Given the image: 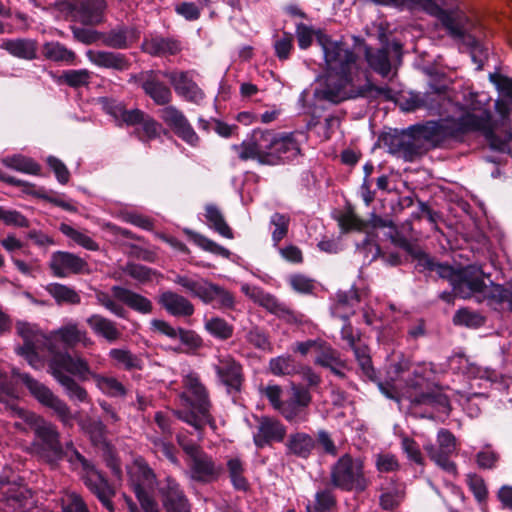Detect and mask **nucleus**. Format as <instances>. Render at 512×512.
<instances>
[{"instance_id":"5fc2aeb1","label":"nucleus","mask_w":512,"mask_h":512,"mask_svg":"<svg viewBox=\"0 0 512 512\" xmlns=\"http://www.w3.org/2000/svg\"><path fill=\"white\" fill-rule=\"evenodd\" d=\"M60 231L87 250L97 251L99 249V245L87 233L74 229L68 224H61Z\"/></svg>"},{"instance_id":"c756f323","label":"nucleus","mask_w":512,"mask_h":512,"mask_svg":"<svg viewBox=\"0 0 512 512\" xmlns=\"http://www.w3.org/2000/svg\"><path fill=\"white\" fill-rule=\"evenodd\" d=\"M105 7V0H77L73 14L81 23L94 25L102 21Z\"/></svg>"},{"instance_id":"5701e85b","label":"nucleus","mask_w":512,"mask_h":512,"mask_svg":"<svg viewBox=\"0 0 512 512\" xmlns=\"http://www.w3.org/2000/svg\"><path fill=\"white\" fill-rule=\"evenodd\" d=\"M190 476L201 482H209L216 479L221 473V466L217 465L211 456L200 450L188 459Z\"/></svg>"},{"instance_id":"58836bf2","label":"nucleus","mask_w":512,"mask_h":512,"mask_svg":"<svg viewBox=\"0 0 512 512\" xmlns=\"http://www.w3.org/2000/svg\"><path fill=\"white\" fill-rule=\"evenodd\" d=\"M442 21L452 36L464 39L465 43H467V45L471 48L472 60L475 63H478V68L480 69L482 64L480 61L478 62L476 58V52L481 50V46L478 41L474 37L466 35L465 28L450 15H444Z\"/></svg>"},{"instance_id":"4468645a","label":"nucleus","mask_w":512,"mask_h":512,"mask_svg":"<svg viewBox=\"0 0 512 512\" xmlns=\"http://www.w3.org/2000/svg\"><path fill=\"white\" fill-rule=\"evenodd\" d=\"M273 143V132L254 130L241 145H234L233 149L242 160H257L261 164L275 165V157L269 154Z\"/></svg>"},{"instance_id":"f257e3e1","label":"nucleus","mask_w":512,"mask_h":512,"mask_svg":"<svg viewBox=\"0 0 512 512\" xmlns=\"http://www.w3.org/2000/svg\"><path fill=\"white\" fill-rule=\"evenodd\" d=\"M468 111L459 119H440L429 121L423 125L411 128V132L390 131L381 136L383 146L387 152L412 162L425 152L423 140L437 144L447 137H456L465 132H478L488 141L494 150L502 151L500 142L495 141L493 130L483 117L482 111L477 103L467 104Z\"/></svg>"},{"instance_id":"c03bdc74","label":"nucleus","mask_w":512,"mask_h":512,"mask_svg":"<svg viewBox=\"0 0 512 512\" xmlns=\"http://www.w3.org/2000/svg\"><path fill=\"white\" fill-rule=\"evenodd\" d=\"M365 57L369 66L377 73L382 76L389 74L391 70V64L388 56V48H380L372 50L370 48L365 49Z\"/></svg>"},{"instance_id":"de8ad7c7","label":"nucleus","mask_w":512,"mask_h":512,"mask_svg":"<svg viewBox=\"0 0 512 512\" xmlns=\"http://www.w3.org/2000/svg\"><path fill=\"white\" fill-rule=\"evenodd\" d=\"M47 292L55 299L58 304H79L80 296L71 287L59 284L51 283L46 287Z\"/></svg>"},{"instance_id":"1a4fd4ad","label":"nucleus","mask_w":512,"mask_h":512,"mask_svg":"<svg viewBox=\"0 0 512 512\" xmlns=\"http://www.w3.org/2000/svg\"><path fill=\"white\" fill-rule=\"evenodd\" d=\"M77 359L84 358L79 354L58 353L48 361L49 372L72 402L88 403L90 398L87 390L72 377L75 376L81 381L89 379L82 378L74 371L72 363Z\"/></svg>"},{"instance_id":"4c0bfd02","label":"nucleus","mask_w":512,"mask_h":512,"mask_svg":"<svg viewBox=\"0 0 512 512\" xmlns=\"http://www.w3.org/2000/svg\"><path fill=\"white\" fill-rule=\"evenodd\" d=\"M142 50L154 56L174 55L180 51V44L176 40L156 35L143 41Z\"/></svg>"},{"instance_id":"e2e57ef3","label":"nucleus","mask_w":512,"mask_h":512,"mask_svg":"<svg viewBox=\"0 0 512 512\" xmlns=\"http://www.w3.org/2000/svg\"><path fill=\"white\" fill-rule=\"evenodd\" d=\"M336 503L335 496L331 489H324L317 491L315 494V504L311 507L312 512H328Z\"/></svg>"},{"instance_id":"c9c22d12","label":"nucleus","mask_w":512,"mask_h":512,"mask_svg":"<svg viewBox=\"0 0 512 512\" xmlns=\"http://www.w3.org/2000/svg\"><path fill=\"white\" fill-rule=\"evenodd\" d=\"M105 111L112 115L116 120L122 121L127 125L140 124L146 115L139 109L127 110L124 105L116 100L103 98L101 100Z\"/></svg>"},{"instance_id":"a878e982","label":"nucleus","mask_w":512,"mask_h":512,"mask_svg":"<svg viewBox=\"0 0 512 512\" xmlns=\"http://www.w3.org/2000/svg\"><path fill=\"white\" fill-rule=\"evenodd\" d=\"M214 370L219 381L226 387L238 390L242 381V368L231 356L226 355L218 358Z\"/></svg>"},{"instance_id":"f704fd0d","label":"nucleus","mask_w":512,"mask_h":512,"mask_svg":"<svg viewBox=\"0 0 512 512\" xmlns=\"http://www.w3.org/2000/svg\"><path fill=\"white\" fill-rule=\"evenodd\" d=\"M299 152L298 143L291 135L277 137L273 133V143L270 146L269 154L276 158L275 165L294 159Z\"/></svg>"},{"instance_id":"6e6d98bb","label":"nucleus","mask_w":512,"mask_h":512,"mask_svg":"<svg viewBox=\"0 0 512 512\" xmlns=\"http://www.w3.org/2000/svg\"><path fill=\"white\" fill-rule=\"evenodd\" d=\"M7 409L10 411L11 416L17 417L26 425V427L33 429L34 431L35 427L39 425L40 422L45 421L34 412L18 406L14 401L7 402Z\"/></svg>"},{"instance_id":"774afa93","label":"nucleus","mask_w":512,"mask_h":512,"mask_svg":"<svg viewBox=\"0 0 512 512\" xmlns=\"http://www.w3.org/2000/svg\"><path fill=\"white\" fill-rule=\"evenodd\" d=\"M62 78L69 86L77 88L89 84L91 73L87 69L68 70Z\"/></svg>"},{"instance_id":"f3484780","label":"nucleus","mask_w":512,"mask_h":512,"mask_svg":"<svg viewBox=\"0 0 512 512\" xmlns=\"http://www.w3.org/2000/svg\"><path fill=\"white\" fill-rule=\"evenodd\" d=\"M75 361L72 363L74 371L82 378L93 379L96 387L103 394L109 397H124L126 395V388L117 378L94 372L86 359Z\"/></svg>"},{"instance_id":"9b49d317","label":"nucleus","mask_w":512,"mask_h":512,"mask_svg":"<svg viewBox=\"0 0 512 512\" xmlns=\"http://www.w3.org/2000/svg\"><path fill=\"white\" fill-rule=\"evenodd\" d=\"M35 440L32 449L36 455L51 466H56L63 458L67 459V453L71 455L72 442H67L65 448L61 445L60 434L56 426L50 422H40L35 427Z\"/></svg>"},{"instance_id":"8fccbe9b","label":"nucleus","mask_w":512,"mask_h":512,"mask_svg":"<svg viewBox=\"0 0 512 512\" xmlns=\"http://www.w3.org/2000/svg\"><path fill=\"white\" fill-rule=\"evenodd\" d=\"M270 372L275 376L294 375L299 372V366L290 355H281L269 361Z\"/></svg>"},{"instance_id":"69168bd1","label":"nucleus","mask_w":512,"mask_h":512,"mask_svg":"<svg viewBox=\"0 0 512 512\" xmlns=\"http://www.w3.org/2000/svg\"><path fill=\"white\" fill-rule=\"evenodd\" d=\"M374 462L377 471L380 473L395 472L400 468L397 457L390 453L376 454Z\"/></svg>"},{"instance_id":"72a5a7b5","label":"nucleus","mask_w":512,"mask_h":512,"mask_svg":"<svg viewBox=\"0 0 512 512\" xmlns=\"http://www.w3.org/2000/svg\"><path fill=\"white\" fill-rule=\"evenodd\" d=\"M141 86L145 93L149 95L157 105H166L170 103L172 99L171 90L156 78L153 71H148L142 74Z\"/></svg>"},{"instance_id":"412c9836","label":"nucleus","mask_w":512,"mask_h":512,"mask_svg":"<svg viewBox=\"0 0 512 512\" xmlns=\"http://www.w3.org/2000/svg\"><path fill=\"white\" fill-rule=\"evenodd\" d=\"M159 494L166 512H191L189 501L175 479L165 478L159 484Z\"/></svg>"},{"instance_id":"c85d7f7f","label":"nucleus","mask_w":512,"mask_h":512,"mask_svg":"<svg viewBox=\"0 0 512 512\" xmlns=\"http://www.w3.org/2000/svg\"><path fill=\"white\" fill-rule=\"evenodd\" d=\"M241 291L255 303L275 315L283 316L289 312L283 303L279 302L273 295L266 293L259 287L244 283L241 286Z\"/></svg>"},{"instance_id":"7c9ffc66","label":"nucleus","mask_w":512,"mask_h":512,"mask_svg":"<svg viewBox=\"0 0 512 512\" xmlns=\"http://www.w3.org/2000/svg\"><path fill=\"white\" fill-rule=\"evenodd\" d=\"M88 60L97 67L124 71L129 67V61L125 55L103 50H88Z\"/></svg>"},{"instance_id":"f03ea898","label":"nucleus","mask_w":512,"mask_h":512,"mask_svg":"<svg viewBox=\"0 0 512 512\" xmlns=\"http://www.w3.org/2000/svg\"><path fill=\"white\" fill-rule=\"evenodd\" d=\"M491 81L498 90V99L495 102V108L500 116L499 121H493L489 110L486 108L482 99L475 93H469L463 103H453L442 91H430L427 93H409V95L400 102L403 111L410 112L425 108L433 114L445 115L442 119H459L462 114L468 111L467 104L477 103L484 111L483 117L487 125L493 130V137L502 145V151L507 147L512 139V129L509 125V116L512 112V79L507 77L490 76Z\"/></svg>"},{"instance_id":"09e8293b","label":"nucleus","mask_w":512,"mask_h":512,"mask_svg":"<svg viewBox=\"0 0 512 512\" xmlns=\"http://www.w3.org/2000/svg\"><path fill=\"white\" fill-rule=\"evenodd\" d=\"M205 211V217L209 227L213 228L215 231H217L221 236L225 238H233V234L230 227L225 222L221 211L215 205H207L205 207Z\"/></svg>"},{"instance_id":"7ed1b4c3","label":"nucleus","mask_w":512,"mask_h":512,"mask_svg":"<svg viewBox=\"0 0 512 512\" xmlns=\"http://www.w3.org/2000/svg\"><path fill=\"white\" fill-rule=\"evenodd\" d=\"M325 63V74L314 91L316 99L334 104L362 94L357 55L341 40H333L323 32L317 34Z\"/></svg>"},{"instance_id":"a19ab883","label":"nucleus","mask_w":512,"mask_h":512,"mask_svg":"<svg viewBox=\"0 0 512 512\" xmlns=\"http://www.w3.org/2000/svg\"><path fill=\"white\" fill-rule=\"evenodd\" d=\"M226 467L232 486L239 491H246L249 483L245 477V464L239 456H231L226 461Z\"/></svg>"},{"instance_id":"393cba45","label":"nucleus","mask_w":512,"mask_h":512,"mask_svg":"<svg viewBox=\"0 0 512 512\" xmlns=\"http://www.w3.org/2000/svg\"><path fill=\"white\" fill-rule=\"evenodd\" d=\"M159 305L171 316L177 318H188L194 314L193 303L185 296L167 290L158 297Z\"/></svg>"},{"instance_id":"0e129e2a","label":"nucleus","mask_w":512,"mask_h":512,"mask_svg":"<svg viewBox=\"0 0 512 512\" xmlns=\"http://www.w3.org/2000/svg\"><path fill=\"white\" fill-rule=\"evenodd\" d=\"M288 283L297 293L308 294L315 288V281L307 275L301 273L291 274L288 277Z\"/></svg>"},{"instance_id":"473e14b6","label":"nucleus","mask_w":512,"mask_h":512,"mask_svg":"<svg viewBox=\"0 0 512 512\" xmlns=\"http://www.w3.org/2000/svg\"><path fill=\"white\" fill-rule=\"evenodd\" d=\"M111 292H113V296L116 300L124 303L134 311L142 314H149L152 312V302L141 294L121 286H113L111 288Z\"/></svg>"},{"instance_id":"a18cd8bd","label":"nucleus","mask_w":512,"mask_h":512,"mask_svg":"<svg viewBox=\"0 0 512 512\" xmlns=\"http://www.w3.org/2000/svg\"><path fill=\"white\" fill-rule=\"evenodd\" d=\"M2 162L6 167L25 174L38 175L41 170L37 162L21 154L5 157Z\"/></svg>"},{"instance_id":"2f4dec72","label":"nucleus","mask_w":512,"mask_h":512,"mask_svg":"<svg viewBox=\"0 0 512 512\" xmlns=\"http://www.w3.org/2000/svg\"><path fill=\"white\" fill-rule=\"evenodd\" d=\"M314 355L315 364L330 369L338 377H344L345 362L326 341L321 339L319 348Z\"/></svg>"},{"instance_id":"0eeeda50","label":"nucleus","mask_w":512,"mask_h":512,"mask_svg":"<svg viewBox=\"0 0 512 512\" xmlns=\"http://www.w3.org/2000/svg\"><path fill=\"white\" fill-rule=\"evenodd\" d=\"M182 377L185 390L181 393L180 400L186 410H177L175 415L199 431L205 425L213 424L208 392L194 371L183 370Z\"/></svg>"},{"instance_id":"bb28decb","label":"nucleus","mask_w":512,"mask_h":512,"mask_svg":"<svg viewBox=\"0 0 512 512\" xmlns=\"http://www.w3.org/2000/svg\"><path fill=\"white\" fill-rule=\"evenodd\" d=\"M286 435L285 426L278 420L264 417L260 420L257 433L254 434V443L263 447L271 442H281Z\"/></svg>"},{"instance_id":"6e6552de","label":"nucleus","mask_w":512,"mask_h":512,"mask_svg":"<svg viewBox=\"0 0 512 512\" xmlns=\"http://www.w3.org/2000/svg\"><path fill=\"white\" fill-rule=\"evenodd\" d=\"M171 280L191 296L199 298L204 304L215 302L216 307L223 310L235 308V297L230 291L197 274H175Z\"/></svg>"},{"instance_id":"052dcab7","label":"nucleus","mask_w":512,"mask_h":512,"mask_svg":"<svg viewBox=\"0 0 512 512\" xmlns=\"http://www.w3.org/2000/svg\"><path fill=\"white\" fill-rule=\"evenodd\" d=\"M293 41V35L287 32L275 37L273 47L279 60H286L289 58L290 52L293 49Z\"/></svg>"},{"instance_id":"4d7b16f0","label":"nucleus","mask_w":512,"mask_h":512,"mask_svg":"<svg viewBox=\"0 0 512 512\" xmlns=\"http://www.w3.org/2000/svg\"><path fill=\"white\" fill-rule=\"evenodd\" d=\"M383 489L380 496V504L383 509L392 510L397 507L404 499V487L397 484L392 488Z\"/></svg>"},{"instance_id":"f8f14e48","label":"nucleus","mask_w":512,"mask_h":512,"mask_svg":"<svg viewBox=\"0 0 512 512\" xmlns=\"http://www.w3.org/2000/svg\"><path fill=\"white\" fill-rule=\"evenodd\" d=\"M69 447L71 448V455L67 453V461L70 462L75 469H82V478L85 485L109 511H113V505L110 499L114 492L107 480L72 444H69L68 448Z\"/></svg>"},{"instance_id":"bf43d9fd","label":"nucleus","mask_w":512,"mask_h":512,"mask_svg":"<svg viewBox=\"0 0 512 512\" xmlns=\"http://www.w3.org/2000/svg\"><path fill=\"white\" fill-rule=\"evenodd\" d=\"M62 512H89L82 497L76 492H67L61 498Z\"/></svg>"},{"instance_id":"39448f33","label":"nucleus","mask_w":512,"mask_h":512,"mask_svg":"<svg viewBox=\"0 0 512 512\" xmlns=\"http://www.w3.org/2000/svg\"><path fill=\"white\" fill-rule=\"evenodd\" d=\"M16 328L24 341V345L18 347L16 352L24 357L34 369L44 366V361L39 355L40 351L46 350L49 353V359L58 353H68L58 349L57 341H61L67 347H75L80 344L84 348H88L94 345L88 332L80 328L74 320L65 321L58 329L49 334L43 333L38 326L28 322H18Z\"/></svg>"},{"instance_id":"aec40b11","label":"nucleus","mask_w":512,"mask_h":512,"mask_svg":"<svg viewBox=\"0 0 512 512\" xmlns=\"http://www.w3.org/2000/svg\"><path fill=\"white\" fill-rule=\"evenodd\" d=\"M162 75L170 81L175 93L183 100L196 105H200L204 100L205 94L193 80L190 72L165 71Z\"/></svg>"},{"instance_id":"2eb2a0df","label":"nucleus","mask_w":512,"mask_h":512,"mask_svg":"<svg viewBox=\"0 0 512 512\" xmlns=\"http://www.w3.org/2000/svg\"><path fill=\"white\" fill-rule=\"evenodd\" d=\"M424 449L430 459L449 474H456V465L450 460V456L456 450V439L446 429L439 430L437 434V445L425 444Z\"/></svg>"},{"instance_id":"ea45409f","label":"nucleus","mask_w":512,"mask_h":512,"mask_svg":"<svg viewBox=\"0 0 512 512\" xmlns=\"http://www.w3.org/2000/svg\"><path fill=\"white\" fill-rule=\"evenodd\" d=\"M1 48L18 58L32 60L36 57V42L31 39L18 38L4 40L1 43Z\"/></svg>"},{"instance_id":"e433bc0d","label":"nucleus","mask_w":512,"mask_h":512,"mask_svg":"<svg viewBox=\"0 0 512 512\" xmlns=\"http://www.w3.org/2000/svg\"><path fill=\"white\" fill-rule=\"evenodd\" d=\"M86 323L94 334L109 343L116 342L122 335L115 322L100 314H92L86 319Z\"/></svg>"},{"instance_id":"dca6fc26","label":"nucleus","mask_w":512,"mask_h":512,"mask_svg":"<svg viewBox=\"0 0 512 512\" xmlns=\"http://www.w3.org/2000/svg\"><path fill=\"white\" fill-rule=\"evenodd\" d=\"M134 492L144 512H160L157 503L148 495L147 490L155 485V474L145 463H138L132 472Z\"/></svg>"},{"instance_id":"49530a36","label":"nucleus","mask_w":512,"mask_h":512,"mask_svg":"<svg viewBox=\"0 0 512 512\" xmlns=\"http://www.w3.org/2000/svg\"><path fill=\"white\" fill-rule=\"evenodd\" d=\"M315 445L314 439L306 433H295L290 435L288 449L291 453L306 458L309 456Z\"/></svg>"},{"instance_id":"423d86ee","label":"nucleus","mask_w":512,"mask_h":512,"mask_svg":"<svg viewBox=\"0 0 512 512\" xmlns=\"http://www.w3.org/2000/svg\"><path fill=\"white\" fill-rule=\"evenodd\" d=\"M449 367L453 372L462 374L465 380L462 387L453 389L450 396L440 392L410 395L411 403L428 405L436 408L439 412L448 413L452 400L464 407L472 398L484 396L482 389L486 388L488 383L497 381L499 377L497 371L478 366L463 355L452 356L449 359Z\"/></svg>"},{"instance_id":"4be33fe9","label":"nucleus","mask_w":512,"mask_h":512,"mask_svg":"<svg viewBox=\"0 0 512 512\" xmlns=\"http://www.w3.org/2000/svg\"><path fill=\"white\" fill-rule=\"evenodd\" d=\"M53 274L64 278L70 274H79L87 270V262L81 257L64 251H56L51 255L49 264Z\"/></svg>"},{"instance_id":"ddd939ff","label":"nucleus","mask_w":512,"mask_h":512,"mask_svg":"<svg viewBox=\"0 0 512 512\" xmlns=\"http://www.w3.org/2000/svg\"><path fill=\"white\" fill-rule=\"evenodd\" d=\"M12 373L20 379L39 403L53 410L65 426L72 425L74 417L66 402L55 395L47 386L33 379L28 374L20 373L15 368H13Z\"/></svg>"},{"instance_id":"13d9d810","label":"nucleus","mask_w":512,"mask_h":512,"mask_svg":"<svg viewBox=\"0 0 512 512\" xmlns=\"http://www.w3.org/2000/svg\"><path fill=\"white\" fill-rule=\"evenodd\" d=\"M150 441L153 444V449L156 454L161 453L172 464L176 466L180 465V462L176 457V449L170 442L158 436H151Z\"/></svg>"},{"instance_id":"6ab92c4d","label":"nucleus","mask_w":512,"mask_h":512,"mask_svg":"<svg viewBox=\"0 0 512 512\" xmlns=\"http://www.w3.org/2000/svg\"><path fill=\"white\" fill-rule=\"evenodd\" d=\"M291 397L284 401L278 410L281 415L291 424H300L307 420V407L311 402V395L305 388L292 385Z\"/></svg>"},{"instance_id":"cd10ccee","label":"nucleus","mask_w":512,"mask_h":512,"mask_svg":"<svg viewBox=\"0 0 512 512\" xmlns=\"http://www.w3.org/2000/svg\"><path fill=\"white\" fill-rule=\"evenodd\" d=\"M140 31L133 26H118L101 36L102 43L114 49H126L139 40Z\"/></svg>"},{"instance_id":"b1692460","label":"nucleus","mask_w":512,"mask_h":512,"mask_svg":"<svg viewBox=\"0 0 512 512\" xmlns=\"http://www.w3.org/2000/svg\"><path fill=\"white\" fill-rule=\"evenodd\" d=\"M3 509L5 512H34L36 499L26 487L9 488L4 493Z\"/></svg>"},{"instance_id":"338daca9","label":"nucleus","mask_w":512,"mask_h":512,"mask_svg":"<svg viewBox=\"0 0 512 512\" xmlns=\"http://www.w3.org/2000/svg\"><path fill=\"white\" fill-rule=\"evenodd\" d=\"M453 321L457 325L467 327H478L483 324L484 319L481 315L468 309H459L453 317Z\"/></svg>"},{"instance_id":"3c124183","label":"nucleus","mask_w":512,"mask_h":512,"mask_svg":"<svg viewBox=\"0 0 512 512\" xmlns=\"http://www.w3.org/2000/svg\"><path fill=\"white\" fill-rule=\"evenodd\" d=\"M290 224V216L283 213H273L270 217L269 225L271 229V237L274 246L287 236Z\"/></svg>"},{"instance_id":"864d4df0","label":"nucleus","mask_w":512,"mask_h":512,"mask_svg":"<svg viewBox=\"0 0 512 512\" xmlns=\"http://www.w3.org/2000/svg\"><path fill=\"white\" fill-rule=\"evenodd\" d=\"M205 330L213 337L226 340L233 335L234 328L225 319L215 316L204 321Z\"/></svg>"},{"instance_id":"9d476101","label":"nucleus","mask_w":512,"mask_h":512,"mask_svg":"<svg viewBox=\"0 0 512 512\" xmlns=\"http://www.w3.org/2000/svg\"><path fill=\"white\" fill-rule=\"evenodd\" d=\"M329 480L336 489L356 493L365 491L370 483L363 460L350 454L342 455L331 465Z\"/></svg>"},{"instance_id":"603ef678","label":"nucleus","mask_w":512,"mask_h":512,"mask_svg":"<svg viewBox=\"0 0 512 512\" xmlns=\"http://www.w3.org/2000/svg\"><path fill=\"white\" fill-rule=\"evenodd\" d=\"M43 55L51 61L67 64H72L75 60V53L59 42L46 43L43 46Z\"/></svg>"},{"instance_id":"37998d69","label":"nucleus","mask_w":512,"mask_h":512,"mask_svg":"<svg viewBox=\"0 0 512 512\" xmlns=\"http://www.w3.org/2000/svg\"><path fill=\"white\" fill-rule=\"evenodd\" d=\"M115 366L127 371L142 369V360L126 348H113L108 352Z\"/></svg>"},{"instance_id":"680f3d73","label":"nucleus","mask_w":512,"mask_h":512,"mask_svg":"<svg viewBox=\"0 0 512 512\" xmlns=\"http://www.w3.org/2000/svg\"><path fill=\"white\" fill-rule=\"evenodd\" d=\"M95 297L97 303L105 307L112 314L120 318H126V310L122 305L116 303V299L113 294L109 295L107 292L97 291Z\"/></svg>"},{"instance_id":"a211bd4d","label":"nucleus","mask_w":512,"mask_h":512,"mask_svg":"<svg viewBox=\"0 0 512 512\" xmlns=\"http://www.w3.org/2000/svg\"><path fill=\"white\" fill-rule=\"evenodd\" d=\"M159 117L172 131L190 146H197L199 137L184 113L173 105L160 109Z\"/></svg>"},{"instance_id":"20e7f679","label":"nucleus","mask_w":512,"mask_h":512,"mask_svg":"<svg viewBox=\"0 0 512 512\" xmlns=\"http://www.w3.org/2000/svg\"><path fill=\"white\" fill-rule=\"evenodd\" d=\"M417 260L420 271H435L439 277L447 279L452 290L459 297L466 299L475 296L478 301H485L492 309L511 308L512 295L499 284L489 280L485 282V273L480 265L471 264L454 268L448 264L436 263L421 250L411 251Z\"/></svg>"},{"instance_id":"79ce46f5","label":"nucleus","mask_w":512,"mask_h":512,"mask_svg":"<svg viewBox=\"0 0 512 512\" xmlns=\"http://www.w3.org/2000/svg\"><path fill=\"white\" fill-rule=\"evenodd\" d=\"M336 297L337 302L333 308V314L342 319H347L350 314L354 313V309L359 303L357 292L353 289L339 291Z\"/></svg>"}]
</instances>
